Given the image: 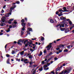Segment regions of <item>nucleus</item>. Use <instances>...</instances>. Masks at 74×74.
<instances>
[{
    "mask_svg": "<svg viewBox=\"0 0 74 74\" xmlns=\"http://www.w3.org/2000/svg\"><path fill=\"white\" fill-rule=\"evenodd\" d=\"M25 27L24 26L22 28V30L21 32V35H23V33H24V30H25Z\"/></svg>",
    "mask_w": 74,
    "mask_h": 74,
    "instance_id": "1",
    "label": "nucleus"
},
{
    "mask_svg": "<svg viewBox=\"0 0 74 74\" xmlns=\"http://www.w3.org/2000/svg\"><path fill=\"white\" fill-rule=\"evenodd\" d=\"M52 43H50L49 44V45H48L46 48H47V50H49L51 49V48L52 47V46L51 45Z\"/></svg>",
    "mask_w": 74,
    "mask_h": 74,
    "instance_id": "2",
    "label": "nucleus"
},
{
    "mask_svg": "<svg viewBox=\"0 0 74 74\" xmlns=\"http://www.w3.org/2000/svg\"><path fill=\"white\" fill-rule=\"evenodd\" d=\"M16 7V5H14V6H13L12 7H11L10 8V10L11 11H12V10H14V9Z\"/></svg>",
    "mask_w": 74,
    "mask_h": 74,
    "instance_id": "3",
    "label": "nucleus"
},
{
    "mask_svg": "<svg viewBox=\"0 0 74 74\" xmlns=\"http://www.w3.org/2000/svg\"><path fill=\"white\" fill-rule=\"evenodd\" d=\"M62 23L63 24H60V28H61L62 27H64V24H65V23L63 22Z\"/></svg>",
    "mask_w": 74,
    "mask_h": 74,
    "instance_id": "4",
    "label": "nucleus"
},
{
    "mask_svg": "<svg viewBox=\"0 0 74 74\" xmlns=\"http://www.w3.org/2000/svg\"><path fill=\"white\" fill-rule=\"evenodd\" d=\"M69 10L66 9V8L65 7H64L63 12H69Z\"/></svg>",
    "mask_w": 74,
    "mask_h": 74,
    "instance_id": "5",
    "label": "nucleus"
},
{
    "mask_svg": "<svg viewBox=\"0 0 74 74\" xmlns=\"http://www.w3.org/2000/svg\"><path fill=\"white\" fill-rule=\"evenodd\" d=\"M1 21L2 22H4L5 21V17H3L1 19Z\"/></svg>",
    "mask_w": 74,
    "mask_h": 74,
    "instance_id": "6",
    "label": "nucleus"
},
{
    "mask_svg": "<svg viewBox=\"0 0 74 74\" xmlns=\"http://www.w3.org/2000/svg\"><path fill=\"white\" fill-rule=\"evenodd\" d=\"M29 61L27 59H25L24 60V62L25 63H29V62H26Z\"/></svg>",
    "mask_w": 74,
    "mask_h": 74,
    "instance_id": "7",
    "label": "nucleus"
},
{
    "mask_svg": "<svg viewBox=\"0 0 74 74\" xmlns=\"http://www.w3.org/2000/svg\"><path fill=\"white\" fill-rule=\"evenodd\" d=\"M27 41H28V40H26L24 42V44L25 45V47H27V45H28V43L27 44H26V42H27Z\"/></svg>",
    "mask_w": 74,
    "mask_h": 74,
    "instance_id": "8",
    "label": "nucleus"
},
{
    "mask_svg": "<svg viewBox=\"0 0 74 74\" xmlns=\"http://www.w3.org/2000/svg\"><path fill=\"white\" fill-rule=\"evenodd\" d=\"M43 70V67L42 66H41L40 68L38 69V70L40 71H42Z\"/></svg>",
    "mask_w": 74,
    "mask_h": 74,
    "instance_id": "9",
    "label": "nucleus"
},
{
    "mask_svg": "<svg viewBox=\"0 0 74 74\" xmlns=\"http://www.w3.org/2000/svg\"><path fill=\"white\" fill-rule=\"evenodd\" d=\"M5 24L4 23H2L0 24V26H5Z\"/></svg>",
    "mask_w": 74,
    "mask_h": 74,
    "instance_id": "10",
    "label": "nucleus"
},
{
    "mask_svg": "<svg viewBox=\"0 0 74 74\" xmlns=\"http://www.w3.org/2000/svg\"><path fill=\"white\" fill-rule=\"evenodd\" d=\"M60 19L61 20H66V17H64L63 16H62L60 18Z\"/></svg>",
    "mask_w": 74,
    "mask_h": 74,
    "instance_id": "11",
    "label": "nucleus"
},
{
    "mask_svg": "<svg viewBox=\"0 0 74 74\" xmlns=\"http://www.w3.org/2000/svg\"><path fill=\"white\" fill-rule=\"evenodd\" d=\"M69 32V28H67L65 30V33H67Z\"/></svg>",
    "mask_w": 74,
    "mask_h": 74,
    "instance_id": "12",
    "label": "nucleus"
},
{
    "mask_svg": "<svg viewBox=\"0 0 74 74\" xmlns=\"http://www.w3.org/2000/svg\"><path fill=\"white\" fill-rule=\"evenodd\" d=\"M58 16H63V14H62V12H60V14H58Z\"/></svg>",
    "mask_w": 74,
    "mask_h": 74,
    "instance_id": "13",
    "label": "nucleus"
},
{
    "mask_svg": "<svg viewBox=\"0 0 74 74\" xmlns=\"http://www.w3.org/2000/svg\"><path fill=\"white\" fill-rule=\"evenodd\" d=\"M48 67V65L47 64H46L43 66V67L44 69H45V68H46V67Z\"/></svg>",
    "mask_w": 74,
    "mask_h": 74,
    "instance_id": "14",
    "label": "nucleus"
},
{
    "mask_svg": "<svg viewBox=\"0 0 74 74\" xmlns=\"http://www.w3.org/2000/svg\"><path fill=\"white\" fill-rule=\"evenodd\" d=\"M28 58H29V59H31V60H32V58H33V57H32V55H29V56Z\"/></svg>",
    "mask_w": 74,
    "mask_h": 74,
    "instance_id": "15",
    "label": "nucleus"
},
{
    "mask_svg": "<svg viewBox=\"0 0 74 74\" xmlns=\"http://www.w3.org/2000/svg\"><path fill=\"white\" fill-rule=\"evenodd\" d=\"M67 47L68 48L70 49V48H71V47H73V46H72V45H70L68 46Z\"/></svg>",
    "mask_w": 74,
    "mask_h": 74,
    "instance_id": "16",
    "label": "nucleus"
},
{
    "mask_svg": "<svg viewBox=\"0 0 74 74\" xmlns=\"http://www.w3.org/2000/svg\"><path fill=\"white\" fill-rule=\"evenodd\" d=\"M42 55V51H40V53L38 55V56H41V55Z\"/></svg>",
    "mask_w": 74,
    "mask_h": 74,
    "instance_id": "17",
    "label": "nucleus"
},
{
    "mask_svg": "<svg viewBox=\"0 0 74 74\" xmlns=\"http://www.w3.org/2000/svg\"><path fill=\"white\" fill-rule=\"evenodd\" d=\"M9 14L8 13H7L5 15V16L6 17H9Z\"/></svg>",
    "mask_w": 74,
    "mask_h": 74,
    "instance_id": "18",
    "label": "nucleus"
},
{
    "mask_svg": "<svg viewBox=\"0 0 74 74\" xmlns=\"http://www.w3.org/2000/svg\"><path fill=\"white\" fill-rule=\"evenodd\" d=\"M41 41H44V37H42L41 36Z\"/></svg>",
    "mask_w": 74,
    "mask_h": 74,
    "instance_id": "19",
    "label": "nucleus"
},
{
    "mask_svg": "<svg viewBox=\"0 0 74 74\" xmlns=\"http://www.w3.org/2000/svg\"><path fill=\"white\" fill-rule=\"evenodd\" d=\"M23 53H24V51H23L20 53V54L21 55H23Z\"/></svg>",
    "mask_w": 74,
    "mask_h": 74,
    "instance_id": "20",
    "label": "nucleus"
},
{
    "mask_svg": "<svg viewBox=\"0 0 74 74\" xmlns=\"http://www.w3.org/2000/svg\"><path fill=\"white\" fill-rule=\"evenodd\" d=\"M36 70L35 69L32 73V74H36Z\"/></svg>",
    "mask_w": 74,
    "mask_h": 74,
    "instance_id": "21",
    "label": "nucleus"
},
{
    "mask_svg": "<svg viewBox=\"0 0 74 74\" xmlns=\"http://www.w3.org/2000/svg\"><path fill=\"white\" fill-rule=\"evenodd\" d=\"M7 63L9 64L10 63V59H8L7 60Z\"/></svg>",
    "mask_w": 74,
    "mask_h": 74,
    "instance_id": "22",
    "label": "nucleus"
},
{
    "mask_svg": "<svg viewBox=\"0 0 74 74\" xmlns=\"http://www.w3.org/2000/svg\"><path fill=\"white\" fill-rule=\"evenodd\" d=\"M6 31V32H10V28H8V29Z\"/></svg>",
    "mask_w": 74,
    "mask_h": 74,
    "instance_id": "23",
    "label": "nucleus"
},
{
    "mask_svg": "<svg viewBox=\"0 0 74 74\" xmlns=\"http://www.w3.org/2000/svg\"><path fill=\"white\" fill-rule=\"evenodd\" d=\"M64 52H68V49H66L64 50Z\"/></svg>",
    "mask_w": 74,
    "mask_h": 74,
    "instance_id": "24",
    "label": "nucleus"
},
{
    "mask_svg": "<svg viewBox=\"0 0 74 74\" xmlns=\"http://www.w3.org/2000/svg\"><path fill=\"white\" fill-rule=\"evenodd\" d=\"M14 24H15V25H16L17 24V22H16V20L14 21Z\"/></svg>",
    "mask_w": 74,
    "mask_h": 74,
    "instance_id": "25",
    "label": "nucleus"
},
{
    "mask_svg": "<svg viewBox=\"0 0 74 74\" xmlns=\"http://www.w3.org/2000/svg\"><path fill=\"white\" fill-rule=\"evenodd\" d=\"M69 73V72L65 70L64 71V74H65V73Z\"/></svg>",
    "mask_w": 74,
    "mask_h": 74,
    "instance_id": "26",
    "label": "nucleus"
},
{
    "mask_svg": "<svg viewBox=\"0 0 74 74\" xmlns=\"http://www.w3.org/2000/svg\"><path fill=\"white\" fill-rule=\"evenodd\" d=\"M65 29H64V28H61L60 29V30H61V31H64V30Z\"/></svg>",
    "mask_w": 74,
    "mask_h": 74,
    "instance_id": "27",
    "label": "nucleus"
},
{
    "mask_svg": "<svg viewBox=\"0 0 74 74\" xmlns=\"http://www.w3.org/2000/svg\"><path fill=\"white\" fill-rule=\"evenodd\" d=\"M12 54H14V53H15V51L14 50H12Z\"/></svg>",
    "mask_w": 74,
    "mask_h": 74,
    "instance_id": "28",
    "label": "nucleus"
},
{
    "mask_svg": "<svg viewBox=\"0 0 74 74\" xmlns=\"http://www.w3.org/2000/svg\"><path fill=\"white\" fill-rule=\"evenodd\" d=\"M21 40H18V42H17V44H20V42H21Z\"/></svg>",
    "mask_w": 74,
    "mask_h": 74,
    "instance_id": "29",
    "label": "nucleus"
},
{
    "mask_svg": "<svg viewBox=\"0 0 74 74\" xmlns=\"http://www.w3.org/2000/svg\"><path fill=\"white\" fill-rule=\"evenodd\" d=\"M60 67H59L56 69V70L57 71H59V70H60Z\"/></svg>",
    "mask_w": 74,
    "mask_h": 74,
    "instance_id": "30",
    "label": "nucleus"
},
{
    "mask_svg": "<svg viewBox=\"0 0 74 74\" xmlns=\"http://www.w3.org/2000/svg\"><path fill=\"white\" fill-rule=\"evenodd\" d=\"M31 61L29 62L30 64H33V62H32V60H31Z\"/></svg>",
    "mask_w": 74,
    "mask_h": 74,
    "instance_id": "31",
    "label": "nucleus"
},
{
    "mask_svg": "<svg viewBox=\"0 0 74 74\" xmlns=\"http://www.w3.org/2000/svg\"><path fill=\"white\" fill-rule=\"evenodd\" d=\"M27 55V56H29V55H31V53H27V54H26Z\"/></svg>",
    "mask_w": 74,
    "mask_h": 74,
    "instance_id": "32",
    "label": "nucleus"
},
{
    "mask_svg": "<svg viewBox=\"0 0 74 74\" xmlns=\"http://www.w3.org/2000/svg\"><path fill=\"white\" fill-rule=\"evenodd\" d=\"M28 30H29V32H30V31H32V29L31 28H29L28 29Z\"/></svg>",
    "mask_w": 74,
    "mask_h": 74,
    "instance_id": "33",
    "label": "nucleus"
},
{
    "mask_svg": "<svg viewBox=\"0 0 74 74\" xmlns=\"http://www.w3.org/2000/svg\"><path fill=\"white\" fill-rule=\"evenodd\" d=\"M16 4H19V3H20V2H19V1H16Z\"/></svg>",
    "mask_w": 74,
    "mask_h": 74,
    "instance_id": "34",
    "label": "nucleus"
},
{
    "mask_svg": "<svg viewBox=\"0 0 74 74\" xmlns=\"http://www.w3.org/2000/svg\"><path fill=\"white\" fill-rule=\"evenodd\" d=\"M37 65H33L32 66L33 67H37Z\"/></svg>",
    "mask_w": 74,
    "mask_h": 74,
    "instance_id": "35",
    "label": "nucleus"
},
{
    "mask_svg": "<svg viewBox=\"0 0 74 74\" xmlns=\"http://www.w3.org/2000/svg\"><path fill=\"white\" fill-rule=\"evenodd\" d=\"M63 12V10H62V9L59 10V12Z\"/></svg>",
    "mask_w": 74,
    "mask_h": 74,
    "instance_id": "36",
    "label": "nucleus"
},
{
    "mask_svg": "<svg viewBox=\"0 0 74 74\" xmlns=\"http://www.w3.org/2000/svg\"><path fill=\"white\" fill-rule=\"evenodd\" d=\"M6 56L8 58V57H10V55L7 54L6 55Z\"/></svg>",
    "mask_w": 74,
    "mask_h": 74,
    "instance_id": "37",
    "label": "nucleus"
},
{
    "mask_svg": "<svg viewBox=\"0 0 74 74\" xmlns=\"http://www.w3.org/2000/svg\"><path fill=\"white\" fill-rule=\"evenodd\" d=\"M21 25L22 26H25V23H21Z\"/></svg>",
    "mask_w": 74,
    "mask_h": 74,
    "instance_id": "38",
    "label": "nucleus"
},
{
    "mask_svg": "<svg viewBox=\"0 0 74 74\" xmlns=\"http://www.w3.org/2000/svg\"><path fill=\"white\" fill-rule=\"evenodd\" d=\"M50 22H51V23H53L54 22L53 20H51Z\"/></svg>",
    "mask_w": 74,
    "mask_h": 74,
    "instance_id": "39",
    "label": "nucleus"
},
{
    "mask_svg": "<svg viewBox=\"0 0 74 74\" xmlns=\"http://www.w3.org/2000/svg\"><path fill=\"white\" fill-rule=\"evenodd\" d=\"M42 64H44V63H45V62H44V61H42L41 62Z\"/></svg>",
    "mask_w": 74,
    "mask_h": 74,
    "instance_id": "40",
    "label": "nucleus"
},
{
    "mask_svg": "<svg viewBox=\"0 0 74 74\" xmlns=\"http://www.w3.org/2000/svg\"><path fill=\"white\" fill-rule=\"evenodd\" d=\"M21 22L23 23V22H25V20H24V19H22L21 20Z\"/></svg>",
    "mask_w": 74,
    "mask_h": 74,
    "instance_id": "41",
    "label": "nucleus"
},
{
    "mask_svg": "<svg viewBox=\"0 0 74 74\" xmlns=\"http://www.w3.org/2000/svg\"><path fill=\"white\" fill-rule=\"evenodd\" d=\"M9 29H11V28H12V25H10L9 26Z\"/></svg>",
    "mask_w": 74,
    "mask_h": 74,
    "instance_id": "42",
    "label": "nucleus"
},
{
    "mask_svg": "<svg viewBox=\"0 0 74 74\" xmlns=\"http://www.w3.org/2000/svg\"><path fill=\"white\" fill-rule=\"evenodd\" d=\"M9 21H10L11 22H12V21H14V19H10Z\"/></svg>",
    "mask_w": 74,
    "mask_h": 74,
    "instance_id": "43",
    "label": "nucleus"
},
{
    "mask_svg": "<svg viewBox=\"0 0 74 74\" xmlns=\"http://www.w3.org/2000/svg\"><path fill=\"white\" fill-rule=\"evenodd\" d=\"M1 13H3V12H4V11L3 10H2V11H1Z\"/></svg>",
    "mask_w": 74,
    "mask_h": 74,
    "instance_id": "44",
    "label": "nucleus"
},
{
    "mask_svg": "<svg viewBox=\"0 0 74 74\" xmlns=\"http://www.w3.org/2000/svg\"><path fill=\"white\" fill-rule=\"evenodd\" d=\"M58 52H59V53H60V52H62V50H59Z\"/></svg>",
    "mask_w": 74,
    "mask_h": 74,
    "instance_id": "45",
    "label": "nucleus"
},
{
    "mask_svg": "<svg viewBox=\"0 0 74 74\" xmlns=\"http://www.w3.org/2000/svg\"><path fill=\"white\" fill-rule=\"evenodd\" d=\"M51 73H52L53 74H55V72H54V71H53L51 72Z\"/></svg>",
    "mask_w": 74,
    "mask_h": 74,
    "instance_id": "46",
    "label": "nucleus"
},
{
    "mask_svg": "<svg viewBox=\"0 0 74 74\" xmlns=\"http://www.w3.org/2000/svg\"><path fill=\"white\" fill-rule=\"evenodd\" d=\"M3 33L0 32V36H1V35H3Z\"/></svg>",
    "mask_w": 74,
    "mask_h": 74,
    "instance_id": "47",
    "label": "nucleus"
},
{
    "mask_svg": "<svg viewBox=\"0 0 74 74\" xmlns=\"http://www.w3.org/2000/svg\"><path fill=\"white\" fill-rule=\"evenodd\" d=\"M69 23L70 25H71V24H72V22H71V21H69Z\"/></svg>",
    "mask_w": 74,
    "mask_h": 74,
    "instance_id": "48",
    "label": "nucleus"
},
{
    "mask_svg": "<svg viewBox=\"0 0 74 74\" xmlns=\"http://www.w3.org/2000/svg\"><path fill=\"white\" fill-rule=\"evenodd\" d=\"M8 23H10V24L11 23V21H10V20H9Z\"/></svg>",
    "mask_w": 74,
    "mask_h": 74,
    "instance_id": "49",
    "label": "nucleus"
},
{
    "mask_svg": "<svg viewBox=\"0 0 74 74\" xmlns=\"http://www.w3.org/2000/svg\"><path fill=\"white\" fill-rule=\"evenodd\" d=\"M67 26H68L67 25V24H65V27L67 28Z\"/></svg>",
    "mask_w": 74,
    "mask_h": 74,
    "instance_id": "50",
    "label": "nucleus"
},
{
    "mask_svg": "<svg viewBox=\"0 0 74 74\" xmlns=\"http://www.w3.org/2000/svg\"><path fill=\"white\" fill-rule=\"evenodd\" d=\"M54 59L55 60H56L57 59H58V58H57L56 57L54 58Z\"/></svg>",
    "mask_w": 74,
    "mask_h": 74,
    "instance_id": "51",
    "label": "nucleus"
},
{
    "mask_svg": "<svg viewBox=\"0 0 74 74\" xmlns=\"http://www.w3.org/2000/svg\"><path fill=\"white\" fill-rule=\"evenodd\" d=\"M47 66H49V65H50L51 64V63H47Z\"/></svg>",
    "mask_w": 74,
    "mask_h": 74,
    "instance_id": "52",
    "label": "nucleus"
},
{
    "mask_svg": "<svg viewBox=\"0 0 74 74\" xmlns=\"http://www.w3.org/2000/svg\"><path fill=\"white\" fill-rule=\"evenodd\" d=\"M7 44L6 45L5 47V49H6V48H7Z\"/></svg>",
    "mask_w": 74,
    "mask_h": 74,
    "instance_id": "53",
    "label": "nucleus"
},
{
    "mask_svg": "<svg viewBox=\"0 0 74 74\" xmlns=\"http://www.w3.org/2000/svg\"><path fill=\"white\" fill-rule=\"evenodd\" d=\"M30 50L31 51H32V52H33L34 51H33V49H30Z\"/></svg>",
    "mask_w": 74,
    "mask_h": 74,
    "instance_id": "54",
    "label": "nucleus"
},
{
    "mask_svg": "<svg viewBox=\"0 0 74 74\" xmlns=\"http://www.w3.org/2000/svg\"><path fill=\"white\" fill-rule=\"evenodd\" d=\"M60 24H59L58 25H57V26H56V27H59V26H60Z\"/></svg>",
    "mask_w": 74,
    "mask_h": 74,
    "instance_id": "55",
    "label": "nucleus"
},
{
    "mask_svg": "<svg viewBox=\"0 0 74 74\" xmlns=\"http://www.w3.org/2000/svg\"><path fill=\"white\" fill-rule=\"evenodd\" d=\"M36 38H34V39L33 38H32V40H36Z\"/></svg>",
    "mask_w": 74,
    "mask_h": 74,
    "instance_id": "56",
    "label": "nucleus"
},
{
    "mask_svg": "<svg viewBox=\"0 0 74 74\" xmlns=\"http://www.w3.org/2000/svg\"><path fill=\"white\" fill-rule=\"evenodd\" d=\"M56 50H59L60 49V48H57L56 49Z\"/></svg>",
    "mask_w": 74,
    "mask_h": 74,
    "instance_id": "57",
    "label": "nucleus"
},
{
    "mask_svg": "<svg viewBox=\"0 0 74 74\" xmlns=\"http://www.w3.org/2000/svg\"><path fill=\"white\" fill-rule=\"evenodd\" d=\"M53 61H51V62L50 63L51 64H52V63H53Z\"/></svg>",
    "mask_w": 74,
    "mask_h": 74,
    "instance_id": "58",
    "label": "nucleus"
},
{
    "mask_svg": "<svg viewBox=\"0 0 74 74\" xmlns=\"http://www.w3.org/2000/svg\"><path fill=\"white\" fill-rule=\"evenodd\" d=\"M6 7V5H4V6L3 7V8L4 9V8H5Z\"/></svg>",
    "mask_w": 74,
    "mask_h": 74,
    "instance_id": "59",
    "label": "nucleus"
},
{
    "mask_svg": "<svg viewBox=\"0 0 74 74\" xmlns=\"http://www.w3.org/2000/svg\"><path fill=\"white\" fill-rule=\"evenodd\" d=\"M73 27H72L70 28V30H71L73 29Z\"/></svg>",
    "mask_w": 74,
    "mask_h": 74,
    "instance_id": "60",
    "label": "nucleus"
},
{
    "mask_svg": "<svg viewBox=\"0 0 74 74\" xmlns=\"http://www.w3.org/2000/svg\"><path fill=\"white\" fill-rule=\"evenodd\" d=\"M62 66H66V64H63Z\"/></svg>",
    "mask_w": 74,
    "mask_h": 74,
    "instance_id": "61",
    "label": "nucleus"
},
{
    "mask_svg": "<svg viewBox=\"0 0 74 74\" xmlns=\"http://www.w3.org/2000/svg\"><path fill=\"white\" fill-rule=\"evenodd\" d=\"M32 45L33 46H34V47H36V45H35V44H33Z\"/></svg>",
    "mask_w": 74,
    "mask_h": 74,
    "instance_id": "62",
    "label": "nucleus"
},
{
    "mask_svg": "<svg viewBox=\"0 0 74 74\" xmlns=\"http://www.w3.org/2000/svg\"><path fill=\"white\" fill-rule=\"evenodd\" d=\"M59 14V12H56V14Z\"/></svg>",
    "mask_w": 74,
    "mask_h": 74,
    "instance_id": "63",
    "label": "nucleus"
},
{
    "mask_svg": "<svg viewBox=\"0 0 74 74\" xmlns=\"http://www.w3.org/2000/svg\"><path fill=\"white\" fill-rule=\"evenodd\" d=\"M56 53L57 54H59V53H60L58 51Z\"/></svg>",
    "mask_w": 74,
    "mask_h": 74,
    "instance_id": "64",
    "label": "nucleus"
}]
</instances>
